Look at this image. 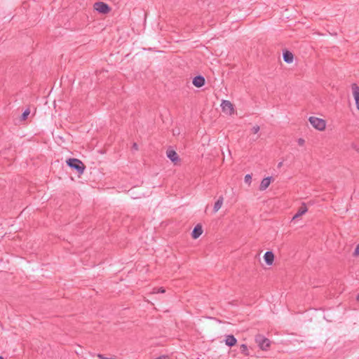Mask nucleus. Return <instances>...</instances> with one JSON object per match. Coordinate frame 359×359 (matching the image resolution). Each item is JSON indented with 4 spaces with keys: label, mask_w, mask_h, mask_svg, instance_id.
Returning <instances> with one entry per match:
<instances>
[{
    "label": "nucleus",
    "mask_w": 359,
    "mask_h": 359,
    "mask_svg": "<svg viewBox=\"0 0 359 359\" xmlns=\"http://www.w3.org/2000/svg\"><path fill=\"white\" fill-rule=\"evenodd\" d=\"M67 165L73 170H75L79 174H83L86 166L78 158H68L66 161Z\"/></svg>",
    "instance_id": "nucleus-1"
},
{
    "label": "nucleus",
    "mask_w": 359,
    "mask_h": 359,
    "mask_svg": "<svg viewBox=\"0 0 359 359\" xmlns=\"http://www.w3.org/2000/svg\"><path fill=\"white\" fill-rule=\"evenodd\" d=\"M309 120L312 126L316 129L320 131L325 130L326 123L323 119L314 116H311Z\"/></svg>",
    "instance_id": "nucleus-2"
},
{
    "label": "nucleus",
    "mask_w": 359,
    "mask_h": 359,
    "mask_svg": "<svg viewBox=\"0 0 359 359\" xmlns=\"http://www.w3.org/2000/svg\"><path fill=\"white\" fill-rule=\"evenodd\" d=\"M255 341L262 350H267L271 345V341L261 334L255 336Z\"/></svg>",
    "instance_id": "nucleus-3"
},
{
    "label": "nucleus",
    "mask_w": 359,
    "mask_h": 359,
    "mask_svg": "<svg viewBox=\"0 0 359 359\" xmlns=\"http://www.w3.org/2000/svg\"><path fill=\"white\" fill-rule=\"evenodd\" d=\"M94 9L100 13L107 14L110 12V6L102 1H98L94 4Z\"/></svg>",
    "instance_id": "nucleus-4"
},
{
    "label": "nucleus",
    "mask_w": 359,
    "mask_h": 359,
    "mask_svg": "<svg viewBox=\"0 0 359 359\" xmlns=\"http://www.w3.org/2000/svg\"><path fill=\"white\" fill-rule=\"evenodd\" d=\"M221 107L222 111L229 115H231L234 113L233 105L229 100H222Z\"/></svg>",
    "instance_id": "nucleus-5"
},
{
    "label": "nucleus",
    "mask_w": 359,
    "mask_h": 359,
    "mask_svg": "<svg viewBox=\"0 0 359 359\" xmlns=\"http://www.w3.org/2000/svg\"><path fill=\"white\" fill-rule=\"evenodd\" d=\"M351 88L353 90V95L355 101L356 107L359 111V86L356 83H353Z\"/></svg>",
    "instance_id": "nucleus-6"
},
{
    "label": "nucleus",
    "mask_w": 359,
    "mask_h": 359,
    "mask_svg": "<svg viewBox=\"0 0 359 359\" xmlns=\"http://www.w3.org/2000/svg\"><path fill=\"white\" fill-rule=\"evenodd\" d=\"M192 83L194 86L201 88L205 85V80L203 76L198 75L193 79Z\"/></svg>",
    "instance_id": "nucleus-7"
},
{
    "label": "nucleus",
    "mask_w": 359,
    "mask_h": 359,
    "mask_svg": "<svg viewBox=\"0 0 359 359\" xmlns=\"http://www.w3.org/2000/svg\"><path fill=\"white\" fill-rule=\"evenodd\" d=\"M237 343L236 338L233 334L225 336V344L229 347H232Z\"/></svg>",
    "instance_id": "nucleus-8"
},
{
    "label": "nucleus",
    "mask_w": 359,
    "mask_h": 359,
    "mask_svg": "<svg viewBox=\"0 0 359 359\" xmlns=\"http://www.w3.org/2000/svg\"><path fill=\"white\" fill-rule=\"evenodd\" d=\"M271 180H272V177H267L264 178L260 183L259 188V190L260 191L266 190L270 185Z\"/></svg>",
    "instance_id": "nucleus-9"
},
{
    "label": "nucleus",
    "mask_w": 359,
    "mask_h": 359,
    "mask_svg": "<svg viewBox=\"0 0 359 359\" xmlns=\"http://www.w3.org/2000/svg\"><path fill=\"white\" fill-rule=\"evenodd\" d=\"M308 211V208L304 203L302 204V205L298 209L297 213L293 216L292 219H296L297 218L302 216Z\"/></svg>",
    "instance_id": "nucleus-10"
},
{
    "label": "nucleus",
    "mask_w": 359,
    "mask_h": 359,
    "mask_svg": "<svg viewBox=\"0 0 359 359\" xmlns=\"http://www.w3.org/2000/svg\"><path fill=\"white\" fill-rule=\"evenodd\" d=\"M264 259L266 264L271 265L274 261V255L271 251H267L264 255Z\"/></svg>",
    "instance_id": "nucleus-11"
},
{
    "label": "nucleus",
    "mask_w": 359,
    "mask_h": 359,
    "mask_svg": "<svg viewBox=\"0 0 359 359\" xmlns=\"http://www.w3.org/2000/svg\"><path fill=\"white\" fill-rule=\"evenodd\" d=\"M203 233V229L201 224H197L193 229L191 236L193 238H198Z\"/></svg>",
    "instance_id": "nucleus-12"
},
{
    "label": "nucleus",
    "mask_w": 359,
    "mask_h": 359,
    "mask_svg": "<svg viewBox=\"0 0 359 359\" xmlns=\"http://www.w3.org/2000/svg\"><path fill=\"white\" fill-rule=\"evenodd\" d=\"M166 153L168 158H170L172 162L176 163L177 161H179L178 154L176 153L175 151L168 150Z\"/></svg>",
    "instance_id": "nucleus-13"
},
{
    "label": "nucleus",
    "mask_w": 359,
    "mask_h": 359,
    "mask_svg": "<svg viewBox=\"0 0 359 359\" xmlns=\"http://www.w3.org/2000/svg\"><path fill=\"white\" fill-rule=\"evenodd\" d=\"M283 60L286 63H291L293 61V54L289 50H285L283 53Z\"/></svg>",
    "instance_id": "nucleus-14"
},
{
    "label": "nucleus",
    "mask_w": 359,
    "mask_h": 359,
    "mask_svg": "<svg viewBox=\"0 0 359 359\" xmlns=\"http://www.w3.org/2000/svg\"><path fill=\"white\" fill-rule=\"evenodd\" d=\"M223 197L220 196L218 200L215 203L213 211L214 212H217L222 207L223 204Z\"/></svg>",
    "instance_id": "nucleus-15"
},
{
    "label": "nucleus",
    "mask_w": 359,
    "mask_h": 359,
    "mask_svg": "<svg viewBox=\"0 0 359 359\" xmlns=\"http://www.w3.org/2000/svg\"><path fill=\"white\" fill-rule=\"evenodd\" d=\"M240 351L245 356H248L250 355L248 348L246 344H241L240 346Z\"/></svg>",
    "instance_id": "nucleus-16"
},
{
    "label": "nucleus",
    "mask_w": 359,
    "mask_h": 359,
    "mask_svg": "<svg viewBox=\"0 0 359 359\" xmlns=\"http://www.w3.org/2000/svg\"><path fill=\"white\" fill-rule=\"evenodd\" d=\"M29 114H30V111L29 109H27L26 110H25L24 112L21 115L20 120L21 121L26 120Z\"/></svg>",
    "instance_id": "nucleus-17"
},
{
    "label": "nucleus",
    "mask_w": 359,
    "mask_h": 359,
    "mask_svg": "<svg viewBox=\"0 0 359 359\" xmlns=\"http://www.w3.org/2000/svg\"><path fill=\"white\" fill-rule=\"evenodd\" d=\"M165 292L163 287L154 288L153 293H164Z\"/></svg>",
    "instance_id": "nucleus-18"
},
{
    "label": "nucleus",
    "mask_w": 359,
    "mask_h": 359,
    "mask_svg": "<svg viewBox=\"0 0 359 359\" xmlns=\"http://www.w3.org/2000/svg\"><path fill=\"white\" fill-rule=\"evenodd\" d=\"M260 130V128L259 126H255L252 127V132L254 133V134H256Z\"/></svg>",
    "instance_id": "nucleus-19"
},
{
    "label": "nucleus",
    "mask_w": 359,
    "mask_h": 359,
    "mask_svg": "<svg viewBox=\"0 0 359 359\" xmlns=\"http://www.w3.org/2000/svg\"><path fill=\"white\" fill-rule=\"evenodd\" d=\"M251 179H252V177H251V175H249V174H248V175H246L245 176V182L246 183H249V184H250V182H251Z\"/></svg>",
    "instance_id": "nucleus-20"
},
{
    "label": "nucleus",
    "mask_w": 359,
    "mask_h": 359,
    "mask_svg": "<svg viewBox=\"0 0 359 359\" xmlns=\"http://www.w3.org/2000/svg\"><path fill=\"white\" fill-rule=\"evenodd\" d=\"M359 255V244L356 246L354 252H353V256H358Z\"/></svg>",
    "instance_id": "nucleus-21"
},
{
    "label": "nucleus",
    "mask_w": 359,
    "mask_h": 359,
    "mask_svg": "<svg viewBox=\"0 0 359 359\" xmlns=\"http://www.w3.org/2000/svg\"><path fill=\"white\" fill-rule=\"evenodd\" d=\"M297 143L299 146H303L305 143V141L304 139L302 138H299L298 140H297Z\"/></svg>",
    "instance_id": "nucleus-22"
},
{
    "label": "nucleus",
    "mask_w": 359,
    "mask_h": 359,
    "mask_svg": "<svg viewBox=\"0 0 359 359\" xmlns=\"http://www.w3.org/2000/svg\"><path fill=\"white\" fill-rule=\"evenodd\" d=\"M132 148H133V149H135V150H137V149H138V145H137V143H135H135H133V147H132Z\"/></svg>",
    "instance_id": "nucleus-23"
},
{
    "label": "nucleus",
    "mask_w": 359,
    "mask_h": 359,
    "mask_svg": "<svg viewBox=\"0 0 359 359\" xmlns=\"http://www.w3.org/2000/svg\"><path fill=\"white\" fill-rule=\"evenodd\" d=\"M156 359H167V357L165 355H162V356L156 358Z\"/></svg>",
    "instance_id": "nucleus-24"
},
{
    "label": "nucleus",
    "mask_w": 359,
    "mask_h": 359,
    "mask_svg": "<svg viewBox=\"0 0 359 359\" xmlns=\"http://www.w3.org/2000/svg\"><path fill=\"white\" fill-rule=\"evenodd\" d=\"M282 165H283V162L281 161V162H279V163H278L277 167H278V168H281V167H282Z\"/></svg>",
    "instance_id": "nucleus-25"
},
{
    "label": "nucleus",
    "mask_w": 359,
    "mask_h": 359,
    "mask_svg": "<svg viewBox=\"0 0 359 359\" xmlns=\"http://www.w3.org/2000/svg\"><path fill=\"white\" fill-rule=\"evenodd\" d=\"M357 300L359 301V292L358 294L357 295Z\"/></svg>",
    "instance_id": "nucleus-26"
},
{
    "label": "nucleus",
    "mask_w": 359,
    "mask_h": 359,
    "mask_svg": "<svg viewBox=\"0 0 359 359\" xmlns=\"http://www.w3.org/2000/svg\"><path fill=\"white\" fill-rule=\"evenodd\" d=\"M0 359H4V358L2 356L0 355Z\"/></svg>",
    "instance_id": "nucleus-27"
}]
</instances>
